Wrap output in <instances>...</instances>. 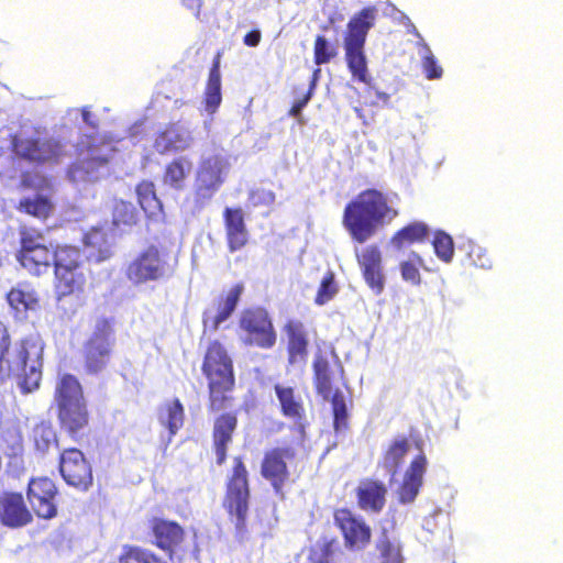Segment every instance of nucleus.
Wrapping results in <instances>:
<instances>
[{"mask_svg":"<svg viewBox=\"0 0 563 563\" xmlns=\"http://www.w3.org/2000/svg\"><path fill=\"white\" fill-rule=\"evenodd\" d=\"M227 245L231 253L243 249L249 243V231L242 208L227 207L222 213Z\"/></svg>","mask_w":563,"mask_h":563,"instance_id":"obj_27","label":"nucleus"},{"mask_svg":"<svg viewBox=\"0 0 563 563\" xmlns=\"http://www.w3.org/2000/svg\"><path fill=\"white\" fill-rule=\"evenodd\" d=\"M380 563H402L401 544L384 531L376 542Z\"/></svg>","mask_w":563,"mask_h":563,"instance_id":"obj_42","label":"nucleus"},{"mask_svg":"<svg viewBox=\"0 0 563 563\" xmlns=\"http://www.w3.org/2000/svg\"><path fill=\"white\" fill-rule=\"evenodd\" d=\"M334 526L342 534L344 545L350 551H363L372 541V528L364 518L346 507L333 511Z\"/></svg>","mask_w":563,"mask_h":563,"instance_id":"obj_12","label":"nucleus"},{"mask_svg":"<svg viewBox=\"0 0 563 563\" xmlns=\"http://www.w3.org/2000/svg\"><path fill=\"white\" fill-rule=\"evenodd\" d=\"M201 373L207 380L208 409L218 412L229 408L234 401L236 386L233 360L225 346L219 341H211L205 352Z\"/></svg>","mask_w":563,"mask_h":563,"instance_id":"obj_3","label":"nucleus"},{"mask_svg":"<svg viewBox=\"0 0 563 563\" xmlns=\"http://www.w3.org/2000/svg\"><path fill=\"white\" fill-rule=\"evenodd\" d=\"M118 563H167L162 556L150 549L125 544L118 556Z\"/></svg>","mask_w":563,"mask_h":563,"instance_id":"obj_40","label":"nucleus"},{"mask_svg":"<svg viewBox=\"0 0 563 563\" xmlns=\"http://www.w3.org/2000/svg\"><path fill=\"white\" fill-rule=\"evenodd\" d=\"M433 249L437 256L445 263L451 262L454 255V243L452 238L443 232L437 231L433 236Z\"/></svg>","mask_w":563,"mask_h":563,"instance_id":"obj_48","label":"nucleus"},{"mask_svg":"<svg viewBox=\"0 0 563 563\" xmlns=\"http://www.w3.org/2000/svg\"><path fill=\"white\" fill-rule=\"evenodd\" d=\"M336 55V49L333 47L329 41L322 36L318 35L314 40L313 45V60L317 65H323L329 63Z\"/></svg>","mask_w":563,"mask_h":563,"instance_id":"obj_49","label":"nucleus"},{"mask_svg":"<svg viewBox=\"0 0 563 563\" xmlns=\"http://www.w3.org/2000/svg\"><path fill=\"white\" fill-rule=\"evenodd\" d=\"M221 52H218L212 60L205 89V108L209 113H214L222 102L221 93Z\"/></svg>","mask_w":563,"mask_h":563,"instance_id":"obj_35","label":"nucleus"},{"mask_svg":"<svg viewBox=\"0 0 563 563\" xmlns=\"http://www.w3.org/2000/svg\"><path fill=\"white\" fill-rule=\"evenodd\" d=\"M21 186L25 189H34V185L29 174H24L21 179Z\"/></svg>","mask_w":563,"mask_h":563,"instance_id":"obj_57","label":"nucleus"},{"mask_svg":"<svg viewBox=\"0 0 563 563\" xmlns=\"http://www.w3.org/2000/svg\"><path fill=\"white\" fill-rule=\"evenodd\" d=\"M0 521L9 528H20L33 521L21 493L4 492L0 495Z\"/></svg>","mask_w":563,"mask_h":563,"instance_id":"obj_23","label":"nucleus"},{"mask_svg":"<svg viewBox=\"0 0 563 563\" xmlns=\"http://www.w3.org/2000/svg\"><path fill=\"white\" fill-rule=\"evenodd\" d=\"M313 384L318 395L328 400L333 391L332 371L328 360L322 355H317L312 364Z\"/></svg>","mask_w":563,"mask_h":563,"instance_id":"obj_38","label":"nucleus"},{"mask_svg":"<svg viewBox=\"0 0 563 563\" xmlns=\"http://www.w3.org/2000/svg\"><path fill=\"white\" fill-rule=\"evenodd\" d=\"M225 168L227 162L219 155L209 156L200 162L195 180L197 200H208L219 190L224 181Z\"/></svg>","mask_w":563,"mask_h":563,"instance_id":"obj_15","label":"nucleus"},{"mask_svg":"<svg viewBox=\"0 0 563 563\" xmlns=\"http://www.w3.org/2000/svg\"><path fill=\"white\" fill-rule=\"evenodd\" d=\"M32 440L37 451L44 453L57 446V435L51 422L40 421L32 429Z\"/></svg>","mask_w":563,"mask_h":563,"instance_id":"obj_43","label":"nucleus"},{"mask_svg":"<svg viewBox=\"0 0 563 563\" xmlns=\"http://www.w3.org/2000/svg\"><path fill=\"white\" fill-rule=\"evenodd\" d=\"M54 202L49 196L35 195L23 197L19 200L15 209L26 216L41 221H46L54 212Z\"/></svg>","mask_w":563,"mask_h":563,"instance_id":"obj_36","label":"nucleus"},{"mask_svg":"<svg viewBox=\"0 0 563 563\" xmlns=\"http://www.w3.org/2000/svg\"><path fill=\"white\" fill-rule=\"evenodd\" d=\"M287 338V361L290 366H302L308 358L309 339L301 321L288 320L284 325Z\"/></svg>","mask_w":563,"mask_h":563,"instance_id":"obj_25","label":"nucleus"},{"mask_svg":"<svg viewBox=\"0 0 563 563\" xmlns=\"http://www.w3.org/2000/svg\"><path fill=\"white\" fill-rule=\"evenodd\" d=\"M410 450V441L401 435L395 438L383 454V466L394 476Z\"/></svg>","mask_w":563,"mask_h":563,"instance_id":"obj_39","label":"nucleus"},{"mask_svg":"<svg viewBox=\"0 0 563 563\" xmlns=\"http://www.w3.org/2000/svg\"><path fill=\"white\" fill-rule=\"evenodd\" d=\"M261 38V32L258 30H252L244 35L243 42L246 46L255 47L260 44Z\"/></svg>","mask_w":563,"mask_h":563,"instance_id":"obj_54","label":"nucleus"},{"mask_svg":"<svg viewBox=\"0 0 563 563\" xmlns=\"http://www.w3.org/2000/svg\"><path fill=\"white\" fill-rule=\"evenodd\" d=\"M413 256L418 262H421V257L418 254L415 253Z\"/></svg>","mask_w":563,"mask_h":563,"instance_id":"obj_59","label":"nucleus"},{"mask_svg":"<svg viewBox=\"0 0 563 563\" xmlns=\"http://www.w3.org/2000/svg\"><path fill=\"white\" fill-rule=\"evenodd\" d=\"M239 424L236 412L225 411L213 420L211 431V448L216 456V464L223 465L229 455L230 446Z\"/></svg>","mask_w":563,"mask_h":563,"instance_id":"obj_19","label":"nucleus"},{"mask_svg":"<svg viewBox=\"0 0 563 563\" xmlns=\"http://www.w3.org/2000/svg\"><path fill=\"white\" fill-rule=\"evenodd\" d=\"M470 260L473 265L479 268H490L493 266L492 260L487 256L486 252L479 247L475 246L468 253Z\"/></svg>","mask_w":563,"mask_h":563,"instance_id":"obj_52","label":"nucleus"},{"mask_svg":"<svg viewBox=\"0 0 563 563\" xmlns=\"http://www.w3.org/2000/svg\"><path fill=\"white\" fill-rule=\"evenodd\" d=\"M60 428L78 441L89 427L90 415L82 387L71 374L60 377L54 395Z\"/></svg>","mask_w":563,"mask_h":563,"instance_id":"obj_4","label":"nucleus"},{"mask_svg":"<svg viewBox=\"0 0 563 563\" xmlns=\"http://www.w3.org/2000/svg\"><path fill=\"white\" fill-rule=\"evenodd\" d=\"M387 486L378 479L364 478L355 488L357 507L366 512L379 514L386 505Z\"/></svg>","mask_w":563,"mask_h":563,"instance_id":"obj_26","label":"nucleus"},{"mask_svg":"<svg viewBox=\"0 0 563 563\" xmlns=\"http://www.w3.org/2000/svg\"><path fill=\"white\" fill-rule=\"evenodd\" d=\"M284 428V422H278V430H282Z\"/></svg>","mask_w":563,"mask_h":563,"instance_id":"obj_60","label":"nucleus"},{"mask_svg":"<svg viewBox=\"0 0 563 563\" xmlns=\"http://www.w3.org/2000/svg\"><path fill=\"white\" fill-rule=\"evenodd\" d=\"M332 406L333 428L336 432L349 428V412L345 398L340 390H335L328 399Z\"/></svg>","mask_w":563,"mask_h":563,"instance_id":"obj_45","label":"nucleus"},{"mask_svg":"<svg viewBox=\"0 0 563 563\" xmlns=\"http://www.w3.org/2000/svg\"><path fill=\"white\" fill-rule=\"evenodd\" d=\"M320 73H321L320 68H316L313 70L312 79H311V82H310V86H309V89H311V93L313 92V89L316 87L317 80L319 79Z\"/></svg>","mask_w":563,"mask_h":563,"instance_id":"obj_58","label":"nucleus"},{"mask_svg":"<svg viewBox=\"0 0 563 563\" xmlns=\"http://www.w3.org/2000/svg\"><path fill=\"white\" fill-rule=\"evenodd\" d=\"M400 272H401V277L406 282H409L412 285L420 284L421 275H420L418 267L413 263H411L409 261H405V262L400 263Z\"/></svg>","mask_w":563,"mask_h":563,"instance_id":"obj_51","label":"nucleus"},{"mask_svg":"<svg viewBox=\"0 0 563 563\" xmlns=\"http://www.w3.org/2000/svg\"><path fill=\"white\" fill-rule=\"evenodd\" d=\"M57 487L48 477L32 478L27 485V500L33 512L42 519H52L57 515Z\"/></svg>","mask_w":563,"mask_h":563,"instance_id":"obj_18","label":"nucleus"},{"mask_svg":"<svg viewBox=\"0 0 563 563\" xmlns=\"http://www.w3.org/2000/svg\"><path fill=\"white\" fill-rule=\"evenodd\" d=\"M185 410L178 398L163 406L159 421L165 426L170 434H175L184 424Z\"/></svg>","mask_w":563,"mask_h":563,"instance_id":"obj_41","label":"nucleus"},{"mask_svg":"<svg viewBox=\"0 0 563 563\" xmlns=\"http://www.w3.org/2000/svg\"><path fill=\"white\" fill-rule=\"evenodd\" d=\"M63 479L78 490H88L93 483L92 468L85 454L76 448L65 449L59 455Z\"/></svg>","mask_w":563,"mask_h":563,"instance_id":"obj_14","label":"nucleus"},{"mask_svg":"<svg viewBox=\"0 0 563 563\" xmlns=\"http://www.w3.org/2000/svg\"><path fill=\"white\" fill-rule=\"evenodd\" d=\"M152 544L172 559L185 540V529L176 521L162 517L148 519Z\"/></svg>","mask_w":563,"mask_h":563,"instance_id":"obj_20","label":"nucleus"},{"mask_svg":"<svg viewBox=\"0 0 563 563\" xmlns=\"http://www.w3.org/2000/svg\"><path fill=\"white\" fill-rule=\"evenodd\" d=\"M430 235V228L423 221H412L397 230L389 244L396 251H404L415 244L424 243Z\"/></svg>","mask_w":563,"mask_h":563,"instance_id":"obj_30","label":"nucleus"},{"mask_svg":"<svg viewBox=\"0 0 563 563\" xmlns=\"http://www.w3.org/2000/svg\"><path fill=\"white\" fill-rule=\"evenodd\" d=\"M375 8L368 7L354 14L343 36L345 62L353 79L367 84L369 81L365 43L368 31L374 25Z\"/></svg>","mask_w":563,"mask_h":563,"instance_id":"obj_7","label":"nucleus"},{"mask_svg":"<svg viewBox=\"0 0 563 563\" xmlns=\"http://www.w3.org/2000/svg\"><path fill=\"white\" fill-rule=\"evenodd\" d=\"M135 192L137 202L147 218L155 219L163 214V203L156 195L153 181H140L135 187Z\"/></svg>","mask_w":563,"mask_h":563,"instance_id":"obj_37","label":"nucleus"},{"mask_svg":"<svg viewBox=\"0 0 563 563\" xmlns=\"http://www.w3.org/2000/svg\"><path fill=\"white\" fill-rule=\"evenodd\" d=\"M82 242L88 249L87 257L96 263L108 261L113 255L108 234L101 229L91 228L85 233Z\"/></svg>","mask_w":563,"mask_h":563,"instance_id":"obj_33","label":"nucleus"},{"mask_svg":"<svg viewBox=\"0 0 563 563\" xmlns=\"http://www.w3.org/2000/svg\"><path fill=\"white\" fill-rule=\"evenodd\" d=\"M419 46H421L423 52L421 65L426 77L429 80L440 79L443 75V69L438 64V60L431 52V48L423 41L419 43Z\"/></svg>","mask_w":563,"mask_h":563,"instance_id":"obj_47","label":"nucleus"},{"mask_svg":"<svg viewBox=\"0 0 563 563\" xmlns=\"http://www.w3.org/2000/svg\"><path fill=\"white\" fill-rule=\"evenodd\" d=\"M81 117H82V120H84V122L86 124H88L92 129H97L98 128V123L93 120V115L91 114L90 111H88L87 109H82Z\"/></svg>","mask_w":563,"mask_h":563,"instance_id":"obj_56","label":"nucleus"},{"mask_svg":"<svg viewBox=\"0 0 563 563\" xmlns=\"http://www.w3.org/2000/svg\"><path fill=\"white\" fill-rule=\"evenodd\" d=\"M7 301L16 313H26L29 310L40 308V296L27 282L12 287L7 294Z\"/></svg>","mask_w":563,"mask_h":563,"instance_id":"obj_31","label":"nucleus"},{"mask_svg":"<svg viewBox=\"0 0 563 563\" xmlns=\"http://www.w3.org/2000/svg\"><path fill=\"white\" fill-rule=\"evenodd\" d=\"M274 390L279 402L280 413L294 422L292 431L297 434L299 443L306 440L307 415L303 401L300 395L296 394L295 388L276 384Z\"/></svg>","mask_w":563,"mask_h":563,"instance_id":"obj_17","label":"nucleus"},{"mask_svg":"<svg viewBox=\"0 0 563 563\" xmlns=\"http://www.w3.org/2000/svg\"><path fill=\"white\" fill-rule=\"evenodd\" d=\"M356 260L368 287L376 294H380L384 289L385 276L379 247L374 244L364 247L356 253Z\"/></svg>","mask_w":563,"mask_h":563,"instance_id":"obj_24","label":"nucleus"},{"mask_svg":"<svg viewBox=\"0 0 563 563\" xmlns=\"http://www.w3.org/2000/svg\"><path fill=\"white\" fill-rule=\"evenodd\" d=\"M109 174V158L90 151L89 155L74 162L67 169L74 183H95Z\"/></svg>","mask_w":563,"mask_h":563,"instance_id":"obj_21","label":"nucleus"},{"mask_svg":"<svg viewBox=\"0 0 563 563\" xmlns=\"http://www.w3.org/2000/svg\"><path fill=\"white\" fill-rule=\"evenodd\" d=\"M244 292V285L236 283L229 289L222 290L213 300L212 307L202 312V324L211 331H217L235 311L241 296Z\"/></svg>","mask_w":563,"mask_h":563,"instance_id":"obj_16","label":"nucleus"},{"mask_svg":"<svg viewBox=\"0 0 563 563\" xmlns=\"http://www.w3.org/2000/svg\"><path fill=\"white\" fill-rule=\"evenodd\" d=\"M191 142L192 139L189 132L172 123L156 134L153 146L159 154H167L185 151L190 146Z\"/></svg>","mask_w":563,"mask_h":563,"instance_id":"obj_29","label":"nucleus"},{"mask_svg":"<svg viewBox=\"0 0 563 563\" xmlns=\"http://www.w3.org/2000/svg\"><path fill=\"white\" fill-rule=\"evenodd\" d=\"M398 216L399 210L389 203L385 192L367 188L345 205L342 225L353 242L363 244Z\"/></svg>","mask_w":563,"mask_h":563,"instance_id":"obj_1","label":"nucleus"},{"mask_svg":"<svg viewBox=\"0 0 563 563\" xmlns=\"http://www.w3.org/2000/svg\"><path fill=\"white\" fill-rule=\"evenodd\" d=\"M13 156L34 165L57 164L65 155L62 140L47 135L41 126L22 128L10 135Z\"/></svg>","mask_w":563,"mask_h":563,"instance_id":"obj_5","label":"nucleus"},{"mask_svg":"<svg viewBox=\"0 0 563 563\" xmlns=\"http://www.w3.org/2000/svg\"><path fill=\"white\" fill-rule=\"evenodd\" d=\"M137 222V211L132 202L118 200L113 205L112 223L117 228L132 227Z\"/></svg>","mask_w":563,"mask_h":563,"instance_id":"obj_44","label":"nucleus"},{"mask_svg":"<svg viewBox=\"0 0 563 563\" xmlns=\"http://www.w3.org/2000/svg\"><path fill=\"white\" fill-rule=\"evenodd\" d=\"M114 344V321L108 318L99 319L82 345V365L88 375H98L109 366Z\"/></svg>","mask_w":563,"mask_h":563,"instance_id":"obj_9","label":"nucleus"},{"mask_svg":"<svg viewBox=\"0 0 563 563\" xmlns=\"http://www.w3.org/2000/svg\"><path fill=\"white\" fill-rule=\"evenodd\" d=\"M173 274L174 267L168 264L167 254L155 245H150L137 253L125 268V277L133 285L163 280Z\"/></svg>","mask_w":563,"mask_h":563,"instance_id":"obj_10","label":"nucleus"},{"mask_svg":"<svg viewBox=\"0 0 563 563\" xmlns=\"http://www.w3.org/2000/svg\"><path fill=\"white\" fill-rule=\"evenodd\" d=\"M295 457L296 451L292 446H275L264 452L261 461V476L271 484L275 494H284V487L290 478L287 461Z\"/></svg>","mask_w":563,"mask_h":563,"instance_id":"obj_13","label":"nucleus"},{"mask_svg":"<svg viewBox=\"0 0 563 563\" xmlns=\"http://www.w3.org/2000/svg\"><path fill=\"white\" fill-rule=\"evenodd\" d=\"M222 508L238 534L247 530L251 511L250 475L241 455L233 457L231 471L225 479Z\"/></svg>","mask_w":563,"mask_h":563,"instance_id":"obj_6","label":"nucleus"},{"mask_svg":"<svg viewBox=\"0 0 563 563\" xmlns=\"http://www.w3.org/2000/svg\"><path fill=\"white\" fill-rule=\"evenodd\" d=\"M312 95H311V89H308V91L303 95L302 98L296 100L290 110H289V115L290 117H299L302 109L306 107V104L310 101Z\"/></svg>","mask_w":563,"mask_h":563,"instance_id":"obj_53","label":"nucleus"},{"mask_svg":"<svg viewBox=\"0 0 563 563\" xmlns=\"http://www.w3.org/2000/svg\"><path fill=\"white\" fill-rule=\"evenodd\" d=\"M338 550V540L335 538L323 540L320 545V556L313 563H333L332 558Z\"/></svg>","mask_w":563,"mask_h":563,"instance_id":"obj_50","label":"nucleus"},{"mask_svg":"<svg viewBox=\"0 0 563 563\" xmlns=\"http://www.w3.org/2000/svg\"><path fill=\"white\" fill-rule=\"evenodd\" d=\"M87 276L84 268H68L54 272L53 290L57 302L85 291Z\"/></svg>","mask_w":563,"mask_h":563,"instance_id":"obj_28","label":"nucleus"},{"mask_svg":"<svg viewBox=\"0 0 563 563\" xmlns=\"http://www.w3.org/2000/svg\"><path fill=\"white\" fill-rule=\"evenodd\" d=\"M11 339L4 323L0 321V375H16L23 394L40 387L42 379V346L34 336L21 339L14 350V358H8Z\"/></svg>","mask_w":563,"mask_h":563,"instance_id":"obj_2","label":"nucleus"},{"mask_svg":"<svg viewBox=\"0 0 563 563\" xmlns=\"http://www.w3.org/2000/svg\"><path fill=\"white\" fill-rule=\"evenodd\" d=\"M183 4L195 12L196 18L200 16V10L202 7L201 0H181Z\"/></svg>","mask_w":563,"mask_h":563,"instance_id":"obj_55","label":"nucleus"},{"mask_svg":"<svg viewBox=\"0 0 563 563\" xmlns=\"http://www.w3.org/2000/svg\"><path fill=\"white\" fill-rule=\"evenodd\" d=\"M192 167L194 164L188 157L179 156L173 158L165 165L162 175L163 185L175 190L184 189Z\"/></svg>","mask_w":563,"mask_h":563,"instance_id":"obj_34","label":"nucleus"},{"mask_svg":"<svg viewBox=\"0 0 563 563\" xmlns=\"http://www.w3.org/2000/svg\"><path fill=\"white\" fill-rule=\"evenodd\" d=\"M428 460L423 452H420L411 460L396 492L400 504H410L419 495L423 485Z\"/></svg>","mask_w":563,"mask_h":563,"instance_id":"obj_22","label":"nucleus"},{"mask_svg":"<svg viewBox=\"0 0 563 563\" xmlns=\"http://www.w3.org/2000/svg\"><path fill=\"white\" fill-rule=\"evenodd\" d=\"M339 291V286L335 282V275L332 271H328L322 277L319 288L314 297V303L323 306L334 298Z\"/></svg>","mask_w":563,"mask_h":563,"instance_id":"obj_46","label":"nucleus"},{"mask_svg":"<svg viewBox=\"0 0 563 563\" xmlns=\"http://www.w3.org/2000/svg\"><path fill=\"white\" fill-rule=\"evenodd\" d=\"M86 256L79 246L69 243H59L53 249V272L68 268H84Z\"/></svg>","mask_w":563,"mask_h":563,"instance_id":"obj_32","label":"nucleus"},{"mask_svg":"<svg viewBox=\"0 0 563 563\" xmlns=\"http://www.w3.org/2000/svg\"><path fill=\"white\" fill-rule=\"evenodd\" d=\"M18 247L14 253L16 263L33 277H41L49 271L54 245L45 243L42 230L21 224L18 228Z\"/></svg>","mask_w":563,"mask_h":563,"instance_id":"obj_8","label":"nucleus"},{"mask_svg":"<svg viewBox=\"0 0 563 563\" xmlns=\"http://www.w3.org/2000/svg\"><path fill=\"white\" fill-rule=\"evenodd\" d=\"M243 343L262 350H271L277 342V333L268 311L263 307L245 308L239 318Z\"/></svg>","mask_w":563,"mask_h":563,"instance_id":"obj_11","label":"nucleus"}]
</instances>
